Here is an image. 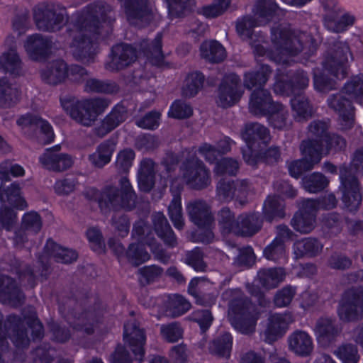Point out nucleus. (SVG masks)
Returning a JSON list of instances; mask_svg holds the SVG:
<instances>
[{
	"label": "nucleus",
	"instance_id": "obj_1",
	"mask_svg": "<svg viewBox=\"0 0 363 363\" xmlns=\"http://www.w3.org/2000/svg\"><path fill=\"white\" fill-rule=\"evenodd\" d=\"M85 290H77L71 296L64 298L59 306L60 313L67 322L77 330L86 334L94 333V324L97 321L95 312L86 308L89 302Z\"/></svg>",
	"mask_w": 363,
	"mask_h": 363
},
{
	"label": "nucleus",
	"instance_id": "obj_2",
	"mask_svg": "<svg viewBox=\"0 0 363 363\" xmlns=\"http://www.w3.org/2000/svg\"><path fill=\"white\" fill-rule=\"evenodd\" d=\"M343 94H347L357 102L363 104V75L352 77L345 84L341 92L332 94L328 99L329 107L339 113L340 129L347 131L354 124V108L351 99L345 97Z\"/></svg>",
	"mask_w": 363,
	"mask_h": 363
},
{
	"label": "nucleus",
	"instance_id": "obj_3",
	"mask_svg": "<svg viewBox=\"0 0 363 363\" xmlns=\"http://www.w3.org/2000/svg\"><path fill=\"white\" fill-rule=\"evenodd\" d=\"M103 213L111 211H132L136 206L137 196L126 177H121L118 186L106 184L97 193L94 197Z\"/></svg>",
	"mask_w": 363,
	"mask_h": 363
},
{
	"label": "nucleus",
	"instance_id": "obj_4",
	"mask_svg": "<svg viewBox=\"0 0 363 363\" xmlns=\"http://www.w3.org/2000/svg\"><path fill=\"white\" fill-rule=\"evenodd\" d=\"M271 41L281 54L296 56L303 50L311 55L317 48L315 39L309 34L296 32L284 24H276L271 28Z\"/></svg>",
	"mask_w": 363,
	"mask_h": 363
},
{
	"label": "nucleus",
	"instance_id": "obj_5",
	"mask_svg": "<svg viewBox=\"0 0 363 363\" xmlns=\"http://www.w3.org/2000/svg\"><path fill=\"white\" fill-rule=\"evenodd\" d=\"M75 28L71 33L72 39L69 44L74 58L84 64L93 62L96 55V45L108 36L107 33L92 28L86 21H77Z\"/></svg>",
	"mask_w": 363,
	"mask_h": 363
},
{
	"label": "nucleus",
	"instance_id": "obj_6",
	"mask_svg": "<svg viewBox=\"0 0 363 363\" xmlns=\"http://www.w3.org/2000/svg\"><path fill=\"white\" fill-rule=\"evenodd\" d=\"M186 211L190 220L199 228L191 233V240L206 244L211 242L214 238L212 230L214 217L210 206L204 200L196 199L188 203Z\"/></svg>",
	"mask_w": 363,
	"mask_h": 363
},
{
	"label": "nucleus",
	"instance_id": "obj_7",
	"mask_svg": "<svg viewBox=\"0 0 363 363\" xmlns=\"http://www.w3.org/2000/svg\"><path fill=\"white\" fill-rule=\"evenodd\" d=\"M229 317L231 325L239 333L251 335L255 332L259 313L247 297L241 296L230 301Z\"/></svg>",
	"mask_w": 363,
	"mask_h": 363
},
{
	"label": "nucleus",
	"instance_id": "obj_8",
	"mask_svg": "<svg viewBox=\"0 0 363 363\" xmlns=\"http://www.w3.org/2000/svg\"><path fill=\"white\" fill-rule=\"evenodd\" d=\"M33 19L39 30L55 33L68 23L67 9L55 2H43L33 9Z\"/></svg>",
	"mask_w": 363,
	"mask_h": 363
},
{
	"label": "nucleus",
	"instance_id": "obj_9",
	"mask_svg": "<svg viewBox=\"0 0 363 363\" xmlns=\"http://www.w3.org/2000/svg\"><path fill=\"white\" fill-rule=\"evenodd\" d=\"M7 270L18 276V279L24 287L33 289L40 278L41 281L48 279L51 270L45 255H40L38 266L35 268L30 265L21 263L16 258L11 259Z\"/></svg>",
	"mask_w": 363,
	"mask_h": 363
},
{
	"label": "nucleus",
	"instance_id": "obj_10",
	"mask_svg": "<svg viewBox=\"0 0 363 363\" xmlns=\"http://www.w3.org/2000/svg\"><path fill=\"white\" fill-rule=\"evenodd\" d=\"M337 315L344 323L363 319V287H352L346 290L340 301Z\"/></svg>",
	"mask_w": 363,
	"mask_h": 363
},
{
	"label": "nucleus",
	"instance_id": "obj_11",
	"mask_svg": "<svg viewBox=\"0 0 363 363\" xmlns=\"http://www.w3.org/2000/svg\"><path fill=\"white\" fill-rule=\"evenodd\" d=\"M182 165V179L190 189L202 190L211 184V172L197 157L186 159Z\"/></svg>",
	"mask_w": 363,
	"mask_h": 363
},
{
	"label": "nucleus",
	"instance_id": "obj_12",
	"mask_svg": "<svg viewBox=\"0 0 363 363\" xmlns=\"http://www.w3.org/2000/svg\"><path fill=\"white\" fill-rule=\"evenodd\" d=\"M340 179L342 191V201L345 208L350 212L358 210L362 200L359 181L355 175H352L349 168L340 166Z\"/></svg>",
	"mask_w": 363,
	"mask_h": 363
},
{
	"label": "nucleus",
	"instance_id": "obj_13",
	"mask_svg": "<svg viewBox=\"0 0 363 363\" xmlns=\"http://www.w3.org/2000/svg\"><path fill=\"white\" fill-rule=\"evenodd\" d=\"M348 55L351 56L349 46L345 43L336 41L327 50L323 67L336 78L344 79L347 75Z\"/></svg>",
	"mask_w": 363,
	"mask_h": 363
},
{
	"label": "nucleus",
	"instance_id": "obj_14",
	"mask_svg": "<svg viewBox=\"0 0 363 363\" xmlns=\"http://www.w3.org/2000/svg\"><path fill=\"white\" fill-rule=\"evenodd\" d=\"M112 8L106 2L101 0L96 1L89 4L82 11L77 21L84 23L86 21L92 28L107 33L109 35L112 32L111 26L104 24L101 20L105 22L111 19Z\"/></svg>",
	"mask_w": 363,
	"mask_h": 363
},
{
	"label": "nucleus",
	"instance_id": "obj_15",
	"mask_svg": "<svg viewBox=\"0 0 363 363\" xmlns=\"http://www.w3.org/2000/svg\"><path fill=\"white\" fill-rule=\"evenodd\" d=\"M108 105L109 101L102 98L82 101L72 118L84 126H91Z\"/></svg>",
	"mask_w": 363,
	"mask_h": 363
},
{
	"label": "nucleus",
	"instance_id": "obj_16",
	"mask_svg": "<svg viewBox=\"0 0 363 363\" xmlns=\"http://www.w3.org/2000/svg\"><path fill=\"white\" fill-rule=\"evenodd\" d=\"M125 13L130 24L138 27L150 25L155 17L149 0H126Z\"/></svg>",
	"mask_w": 363,
	"mask_h": 363
},
{
	"label": "nucleus",
	"instance_id": "obj_17",
	"mask_svg": "<svg viewBox=\"0 0 363 363\" xmlns=\"http://www.w3.org/2000/svg\"><path fill=\"white\" fill-rule=\"evenodd\" d=\"M242 94L240 77L234 73L230 74L223 77L219 85L217 103L223 108L232 106L240 99Z\"/></svg>",
	"mask_w": 363,
	"mask_h": 363
},
{
	"label": "nucleus",
	"instance_id": "obj_18",
	"mask_svg": "<svg viewBox=\"0 0 363 363\" xmlns=\"http://www.w3.org/2000/svg\"><path fill=\"white\" fill-rule=\"evenodd\" d=\"M24 47L30 60L43 62L52 54V41L50 38L35 33L27 38Z\"/></svg>",
	"mask_w": 363,
	"mask_h": 363
},
{
	"label": "nucleus",
	"instance_id": "obj_19",
	"mask_svg": "<svg viewBox=\"0 0 363 363\" xmlns=\"http://www.w3.org/2000/svg\"><path fill=\"white\" fill-rule=\"evenodd\" d=\"M313 331L318 343L323 347H328L340 335L342 328L337 323L335 318L322 316L316 320Z\"/></svg>",
	"mask_w": 363,
	"mask_h": 363
},
{
	"label": "nucleus",
	"instance_id": "obj_20",
	"mask_svg": "<svg viewBox=\"0 0 363 363\" xmlns=\"http://www.w3.org/2000/svg\"><path fill=\"white\" fill-rule=\"evenodd\" d=\"M4 329L13 344L18 349L28 348L30 343L24 321L16 315H9L4 322Z\"/></svg>",
	"mask_w": 363,
	"mask_h": 363
},
{
	"label": "nucleus",
	"instance_id": "obj_21",
	"mask_svg": "<svg viewBox=\"0 0 363 363\" xmlns=\"http://www.w3.org/2000/svg\"><path fill=\"white\" fill-rule=\"evenodd\" d=\"M26 296L16 280L7 275H0V302L17 308L22 306Z\"/></svg>",
	"mask_w": 363,
	"mask_h": 363
},
{
	"label": "nucleus",
	"instance_id": "obj_22",
	"mask_svg": "<svg viewBox=\"0 0 363 363\" xmlns=\"http://www.w3.org/2000/svg\"><path fill=\"white\" fill-rule=\"evenodd\" d=\"M249 190V182L247 179L235 181L226 178L220 179L216 185V195L220 200L231 201L233 199H242Z\"/></svg>",
	"mask_w": 363,
	"mask_h": 363
},
{
	"label": "nucleus",
	"instance_id": "obj_23",
	"mask_svg": "<svg viewBox=\"0 0 363 363\" xmlns=\"http://www.w3.org/2000/svg\"><path fill=\"white\" fill-rule=\"evenodd\" d=\"M316 206L315 201L307 200L291 220L294 229L301 233H309L315 228Z\"/></svg>",
	"mask_w": 363,
	"mask_h": 363
},
{
	"label": "nucleus",
	"instance_id": "obj_24",
	"mask_svg": "<svg viewBox=\"0 0 363 363\" xmlns=\"http://www.w3.org/2000/svg\"><path fill=\"white\" fill-rule=\"evenodd\" d=\"M123 338L128 342L135 359L140 362H143L145 356L144 345L146 339L145 331L140 328L138 322L133 320L124 325Z\"/></svg>",
	"mask_w": 363,
	"mask_h": 363
},
{
	"label": "nucleus",
	"instance_id": "obj_25",
	"mask_svg": "<svg viewBox=\"0 0 363 363\" xmlns=\"http://www.w3.org/2000/svg\"><path fill=\"white\" fill-rule=\"evenodd\" d=\"M61 150V145H57L46 149L39 157V161L45 169L61 172L67 170L72 165V160L67 154L57 153Z\"/></svg>",
	"mask_w": 363,
	"mask_h": 363
},
{
	"label": "nucleus",
	"instance_id": "obj_26",
	"mask_svg": "<svg viewBox=\"0 0 363 363\" xmlns=\"http://www.w3.org/2000/svg\"><path fill=\"white\" fill-rule=\"evenodd\" d=\"M137 58V50L132 45L121 43L112 47L111 60L106 68L112 72L125 69Z\"/></svg>",
	"mask_w": 363,
	"mask_h": 363
},
{
	"label": "nucleus",
	"instance_id": "obj_27",
	"mask_svg": "<svg viewBox=\"0 0 363 363\" xmlns=\"http://www.w3.org/2000/svg\"><path fill=\"white\" fill-rule=\"evenodd\" d=\"M267 320V328L264 332V340L272 343L283 336L294 319L291 313H285L272 314Z\"/></svg>",
	"mask_w": 363,
	"mask_h": 363
},
{
	"label": "nucleus",
	"instance_id": "obj_28",
	"mask_svg": "<svg viewBox=\"0 0 363 363\" xmlns=\"http://www.w3.org/2000/svg\"><path fill=\"white\" fill-rule=\"evenodd\" d=\"M17 123L35 130L37 141L41 145L48 144L55 138L52 128L49 123L36 116H23L18 119Z\"/></svg>",
	"mask_w": 363,
	"mask_h": 363
},
{
	"label": "nucleus",
	"instance_id": "obj_29",
	"mask_svg": "<svg viewBox=\"0 0 363 363\" xmlns=\"http://www.w3.org/2000/svg\"><path fill=\"white\" fill-rule=\"evenodd\" d=\"M128 117V113L126 107L121 104L116 105L101 121V124L94 129L95 135L101 138H104L123 123Z\"/></svg>",
	"mask_w": 363,
	"mask_h": 363
},
{
	"label": "nucleus",
	"instance_id": "obj_30",
	"mask_svg": "<svg viewBox=\"0 0 363 363\" xmlns=\"http://www.w3.org/2000/svg\"><path fill=\"white\" fill-rule=\"evenodd\" d=\"M277 103L267 89H256L250 95L249 110L255 116H266Z\"/></svg>",
	"mask_w": 363,
	"mask_h": 363
},
{
	"label": "nucleus",
	"instance_id": "obj_31",
	"mask_svg": "<svg viewBox=\"0 0 363 363\" xmlns=\"http://www.w3.org/2000/svg\"><path fill=\"white\" fill-rule=\"evenodd\" d=\"M242 153L245 162L253 167H256L259 163L275 165L281 159V150L279 146H272L255 155H252L250 148L242 149Z\"/></svg>",
	"mask_w": 363,
	"mask_h": 363
},
{
	"label": "nucleus",
	"instance_id": "obj_32",
	"mask_svg": "<svg viewBox=\"0 0 363 363\" xmlns=\"http://www.w3.org/2000/svg\"><path fill=\"white\" fill-rule=\"evenodd\" d=\"M41 80L50 85L62 83L67 77V65L62 60H54L40 70Z\"/></svg>",
	"mask_w": 363,
	"mask_h": 363
},
{
	"label": "nucleus",
	"instance_id": "obj_33",
	"mask_svg": "<svg viewBox=\"0 0 363 363\" xmlns=\"http://www.w3.org/2000/svg\"><path fill=\"white\" fill-rule=\"evenodd\" d=\"M242 138L247 144V148L252 152V148L256 142L261 140L264 144H267L271 140L269 130L257 122L247 123L241 131Z\"/></svg>",
	"mask_w": 363,
	"mask_h": 363
},
{
	"label": "nucleus",
	"instance_id": "obj_34",
	"mask_svg": "<svg viewBox=\"0 0 363 363\" xmlns=\"http://www.w3.org/2000/svg\"><path fill=\"white\" fill-rule=\"evenodd\" d=\"M152 221L155 233L164 245L170 248L176 247L177 245V237L164 214L161 212L153 213Z\"/></svg>",
	"mask_w": 363,
	"mask_h": 363
},
{
	"label": "nucleus",
	"instance_id": "obj_35",
	"mask_svg": "<svg viewBox=\"0 0 363 363\" xmlns=\"http://www.w3.org/2000/svg\"><path fill=\"white\" fill-rule=\"evenodd\" d=\"M289 346L291 351L301 357L311 355L313 344L311 336L305 331L296 330L289 338Z\"/></svg>",
	"mask_w": 363,
	"mask_h": 363
},
{
	"label": "nucleus",
	"instance_id": "obj_36",
	"mask_svg": "<svg viewBox=\"0 0 363 363\" xmlns=\"http://www.w3.org/2000/svg\"><path fill=\"white\" fill-rule=\"evenodd\" d=\"M262 220L256 213L241 214L238 217V230L235 235L252 237L262 228Z\"/></svg>",
	"mask_w": 363,
	"mask_h": 363
},
{
	"label": "nucleus",
	"instance_id": "obj_37",
	"mask_svg": "<svg viewBox=\"0 0 363 363\" xmlns=\"http://www.w3.org/2000/svg\"><path fill=\"white\" fill-rule=\"evenodd\" d=\"M286 277L285 269L282 267L263 268L258 271L257 280L266 289L277 288Z\"/></svg>",
	"mask_w": 363,
	"mask_h": 363
},
{
	"label": "nucleus",
	"instance_id": "obj_38",
	"mask_svg": "<svg viewBox=\"0 0 363 363\" xmlns=\"http://www.w3.org/2000/svg\"><path fill=\"white\" fill-rule=\"evenodd\" d=\"M323 244L316 238H306L294 242L293 248L296 259L315 257L323 250Z\"/></svg>",
	"mask_w": 363,
	"mask_h": 363
},
{
	"label": "nucleus",
	"instance_id": "obj_39",
	"mask_svg": "<svg viewBox=\"0 0 363 363\" xmlns=\"http://www.w3.org/2000/svg\"><path fill=\"white\" fill-rule=\"evenodd\" d=\"M162 33H158L150 44L147 40H143L140 44V49L149 62L158 67L162 65L164 59L162 50Z\"/></svg>",
	"mask_w": 363,
	"mask_h": 363
},
{
	"label": "nucleus",
	"instance_id": "obj_40",
	"mask_svg": "<svg viewBox=\"0 0 363 363\" xmlns=\"http://www.w3.org/2000/svg\"><path fill=\"white\" fill-rule=\"evenodd\" d=\"M44 252L52 257L55 262L63 264L72 263L78 257V253L75 250L62 247L51 239L48 240L44 247Z\"/></svg>",
	"mask_w": 363,
	"mask_h": 363
},
{
	"label": "nucleus",
	"instance_id": "obj_41",
	"mask_svg": "<svg viewBox=\"0 0 363 363\" xmlns=\"http://www.w3.org/2000/svg\"><path fill=\"white\" fill-rule=\"evenodd\" d=\"M0 69L14 77L23 74L22 62L15 45H11L9 50L0 57Z\"/></svg>",
	"mask_w": 363,
	"mask_h": 363
},
{
	"label": "nucleus",
	"instance_id": "obj_42",
	"mask_svg": "<svg viewBox=\"0 0 363 363\" xmlns=\"http://www.w3.org/2000/svg\"><path fill=\"white\" fill-rule=\"evenodd\" d=\"M300 151L304 158L313 165L318 164L322 158L323 143L313 138H308L301 141L300 144Z\"/></svg>",
	"mask_w": 363,
	"mask_h": 363
},
{
	"label": "nucleus",
	"instance_id": "obj_43",
	"mask_svg": "<svg viewBox=\"0 0 363 363\" xmlns=\"http://www.w3.org/2000/svg\"><path fill=\"white\" fill-rule=\"evenodd\" d=\"M272 70L267 65H262L259 69L245 73L244 75V86L247 89H264Z\"/></svg>",
	"mask_w": 363,
	"mask_h": 363
},
{
	"label": "nucleus",
	"instance_id": "obj_44",
	"mask_svg": "<svg viewBox=\"0 0 363 363\" xmlns=\"http://www.w3.org/2000/svg\"><path fill=\"white\" fill-rule=\"evenodd\" d=\"M285 203L279 196H268L264 203L263 215L264 219L272 223L276 218L285 217Z\"/></svg>",
	"mask_w": 363,
	"mask_h": 363
},
{
	"label": "nucleus",
	"instance_id": "obj_45",
	"mask_svg": "<svg viewBox=\"0 0 363 363\" xmlns=\"http://www.w3.org/2000/svg\"><path fill=\"white\" fill-rule=\"evenodd\" d=\"M201 56L211 63H219L225 57V50L216 40L204 41L200 46Z\"/></svg>",
	"mask_w": 363,
	"mask_h": 363
},
{
	"label": "nucleus",
	"instance_id": "obj_46",
	"mask_svg": "<svg viewBox=\"0 0 363 363\" xmlns=\"http://www.w3.org/2000/svg\"><path fill=\"white\" fill-rule=\"evenodd\" d=\"M3 188V184L0 185V201L1 203H9L11 206L23 209L27 206L25 199L21 196L19 185L16 183H12L6 189Z\"/></svg>",
	"mask_w": 363,
	"mask_h": 363
},
{
	"label": "nucleus",
	"instance_id": "obj_47",
	"mask_svg": "<svg viewBox=\"0 0 363 363\" xmlns=\"http://www.w3.org/2000/svg\"><path fill=\"white\" fill-rule=\"evenodd\" d=\"M291 104L298 121H306L313 117L314 111L308 97L298 94L291 99Z\"/></svg>",
	"mask_w": 363,
	"mask_h": 363
},
{
	"label": "nucleus",
	"instance_id": "obj_48",
	"mask_svg": "<svg viewBox=\"0 0 363 363\" xmlns=\"http://www.w3.org/2000/svg\"><path fill=\"white\" fill-rule=\"evenodd\" d=\"M20 98L18 90L13 87L9 80L5 78L0 79V108H10L14 106Z\"/></svg>",
	"mask_w": 363,
	"mask_h": 363
},
{
	"label": "nucleus",
	"instance_id": "obj_49",
	"mask_svg": "<svg viewBox=\"0 0 363 363\" xmlns=\"http://www.w3.org/2000/svg\"><path fill=\"white\" fill-rule=\"evenodd\" d=\"M205 80L204 75L201 72H195L189 74L185 79L182 94L186 98H191L198 94L203 88Z\"/></svg>",
	"mask_w": 363,
	"mask_h": 363
},
{
	"label": "nucleus",
	"instance_id": "obj_50",
	"mask_svg": "<svg viewBox=\"0 0 363 363\" xmlns=\"http://www.w3.org/2000/svg\"><path fill=\"white\" fill-rule=\"evenodd\" d=\"M289 111L280 103H277L274 105V108L271 110L266 116L272 126L274 128L279 130L288 128L290 126V123L288 121Z\"/></svg>",
	"mask_w": 363,
	"mask_h": 363
},
{
	"label": "nucleus",
	"instance_id": "obj_51",
	"mask_svg": "<svg viewBox=\"0 0 363 363\" xmlns=\"http://www.w3.org/2000/svg\"><path fill=\"white\" fill-rule=\"evenodd\" d=\"M278 11L282 12L276 0H257L252 10L255 16L266 22H269Z\"/></svg>",
	"mask_w": 363,
	"mask_h": 363
},
{
	"label": "nucleus",
	"instance_id": "obj_52",
	"mask_svg": "<svg viewBox=\"0 0 363 363\" xmlns=\"http://www.w3.org/2000/svg\"><path fill=\"white\" fill-rule=\"evenodd\" d=\"M304 189L310 193H318L324 190L329 184L328 179L322 173L313 172L302 179Z\"/></svg>",
	"mask_w": 363,
	"mask_h": 363
},
{
	"label": "nucleus",
	"instance_id": "obj_53",
	"mask_svg": "<svg viewBox=\"0 0 363 363\" xmlns=\"http://www.w3.org/2000/svg\"><path fill=\"white\" fill-rule=\"evenodd\" d=\"M218 223L223 234L234 233L238 230V218L228 207L222 208L218 213Z\"/></svg>",
	"mask_w": 363,
	"mask_h": 363
},
{
	"label": "nucleus",
	"instance_id": "obj_54",
	"mask_svg": "<svg viewBox=\"0 0 363 363\" xmlns=\"http://www.w3.org/2000/svg\"><path fill=\"white\" fill-rule=\"evenodd\" d=\"M181 195L179 192L174 191L172 199L168 206V214L174 227L179 230L183 228L184 223L182 208Z\"/></svg>",
	"mask_w": 363,
	"mask_h": 363
},
{
	"label": "nucleus",
	"instance_id": "obj_55",
	"mask_svg": "<svg viewBox=\"0 0 363 363\" xmlns=\"http://www.w3.org/2000/svg\"><path fill=\"white\" fill-rule=\"evenodd\" d=\"M233 339L230 333H224L212 341L209 346L211 354L219 357H229Z\"/></svg>",
	"mask_w": 363,
	"mask_h": 363
},
{
	"label": "nucleus",
	"instance_id": "obj_56",
	"mask_svg": "<svg viewBox=\"0 0 363 363\" xmlns=\"http://www.w3.org/2000/svg\"><path fill=\"white\" fill-rule=\"evenodd\" d=\"M85 89L89 92L114 94L119 91V87L113 82L91 78L86 80Z\"/></svg>",
	"mask_w": 363,
	"mask_h": 363
},
{
	"label": "nucleus",
	"instance_id": "obj_57",
	"mask_svg": "<svg viewBox=\"0 0 363 363\" xmlns=\"http://www.w3.org/2000/svg\"><path fill=\"white\" fill-rule=\"evenodd\" d=\"M169 14L172 17H183L191 13L195 5V0H166Z\"/></svg>",
	"mask_w": 363,
	"mask_h": 363
},
{
	"label": "nucleus",
	"instance_id": "obj_58",
	"mask_svg": "<svg viewBox=\"0 0 363 363\" xmlns=\"http://www.w3.org/2000/svg\"><path fill=\"white\" fill-rule=\"evenodd\" d=\"M334 354L342 363H357L360 358L357 345L352 343L340 345L334 351Z\"/></svg>",
	"mask_w": 363,
	"mask_h": 363
},
{
	"label": "nucleus",
	"instance_id": "obj_59",
	"mask_svg": "<svg viewBox=\"0 0 363 363\" xmlns=\"http://www.w3.org/2000/svg\"><path fill=\"white\" fill-rule=\"evenodd\" d=\"M125 255L128 262L134 267L142 264L150 258V254L139 244H130Z\"/></svg>",
	"mask_w": 363,
	"mask_h": 363
},
{
	"label": "nucleus",
	"instance_id": "obj_60",
	"mask_svg": "<svg viewBox=\"0 0 363 363\" xmlns=\"http://www.w3.org/2000/svg\"><path fill=\"white\" fill-rule=\"evenodd\" d=\"M163 273V269L157 265L145 266L138 269L139 282L145 286L157 281Z\"/></svg>",
	"mask_w": 363,
	"mask_h": 363
},
{
	"label": "nucleus",
	"instance_id": "obj_61",
	"mask_svg": "<svg viewBox=\"0 0 363 363\" xmlns=\"http://www.w3.org/2000/svg\"><path fill=\"white\" fill-rule=\"evenodd\" d=\"M354 17L349 14H344L342 17L337 20L336 17L333 15H328L325 17V25L326 28L335 33L344 31L348 26L354 23Z\"/></svg>",
	"mask_w": 363,
	"mask_h": 363
},
{
	"label": "nucleus",
	"instance_id": "obj_62",
	"mask_svg": "<svg viewBox=\"0 0 363 363\" xmlns=\"http://www.w3.org/2000/svg\"><path fill=\"white\" fill-rule=\"evenodd\" d=\"M259 25L255 17L245 16L236 22V30L240 36L251 40L253 39V28Z\"/></svg>",
	"mask_w": 363,
	"mask_h": 363
},
{
	"label": "nucleus",
	"instance_id": "obj_63",
	"mask_svg": "<svg viewBox=\"0 0 363 363\" xmlns=\"http://www.w3.org/2000/svg\"><path fill=\"white\" fill-rule=\"evenodd\" d=\"M313 86L317 91L321 93H328L337 88L336 82L320 71L313 73Z\"/></svg>",
	"mask_w": 363,
	"mask_h": 363
},
{
	"label": "nucleus",
	"instance_id": "obj_64",
	"mask_svg": "<svg viewBox=\"0 0 363 363\" xmlns=\"http://www.w3.org/2000/svg\"><path fill=\"white\" fill-rule=\"evenodd\" d=\"M323 226L335 235L341 233L343 228L344 218L338 213L326 214L323 219Z\"/></svg>",
	"mask_w": 363,
	"mask_h": 363
}]
</instances>
